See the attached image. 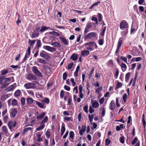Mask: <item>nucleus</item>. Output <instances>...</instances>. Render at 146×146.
Wrapping results in <instances>:
<instances>
[{
	"label": "nucleus",
	"mask_w": 146,
	"mask_h": 146,
	"mask_svg": "<svg viewBox=\"0 0 146 146\" xmlns=\"http://www.w3.org/2000/svg\"><path fill=\"white\" fill-rule=\"evenodd\" d=\"M92 27V24L91 23H88L86 25V27L90 29Z\"/></svg>",
	"instance_id": "0e129e2a"
},
{
	"label": "nucleus",
	"mask_w": 146,
	"mask_h": 146,
	"mask_svg": "<svg viewBox=\"0 0 146 146\" xmlns=\"http://www.w3.org/2000/svg\"><path fill=\"white\" fill-rule=\"evenodd\" d=\"M14 88V86L13 85H12L8 87L6 89V90L8 92L10 91L13 90Z\"/></svg>",
	"instance_id": "c756f323"
},
{
	"label": "nucleus",
	"mask_w": 146,
	"mask_h": 146,
	"mask_svg": "<svg viewBox=\"0 0 146 146\" xmlns=\"http://www.w3.org/2000/svg\"><path fill=\"white\" fill-rule=\"evenodd\" d=\"M98 17L99 21L100 22L102 21V15L100 13H98Z\"/></svg>",
	"instance_id": "09e8293b"
},
{
	"label": "nucleus",
	"mask_w": 146,
	"mask_h": 146,
	"mask_svg": "<svg viewBox=\"0 0 146 146\" xmlns=\"http://www.w3.org/2000/svg\"><path fill=\"white\" fill-rule=\"evenodd\" d=\"M32 128L31 127H27L24 129L23 132L24 133H25L28 131H31L32 130Z\"/></svg>",
	"instance_id": "8fccbe9b"
},
{
	"label": "nucleus",
	"mask_w": 146,
	"mask_h": 146,
	"mask_svg": "<svg viewBox=\"0 0 146 146\" xmlns=\"http://www.w3.org/2000/svg\"><path fill=\"white\" fill-rule=\"evenodd\" d=\"M40 55L41 57L44 58L46 60H49L50 58V56L48 55V54L43 50L40 52Z\"/></svg>",
	"instance_id": "39448f33"
},
{
	"label": "nucleus",
	"mask_w": 146,
	"mask_h": 146,
	"mask_svg": "<svg viewBox=\"0 0 146 146\" xmlns=\"http://www.w3.org/2000/svg\"><path fill=\"white\" fill-rule=\"evenodd\" d=\"M67 74L66 73V72H65L64 73H63V79L64 80H65L67 77Z\"/></svg>",
	"instance_id": "69168bd1"
},
{
	"label": "nucleus",
	"mask_w": 146,
	"mask_h": 146,
	"mask_svg": "<svg viewBox=\"0 0 146 146\" xmlns=\"http://www.w3.org/2000/svg\"><path fill=\"white\" fill-rule=\"evenodd\" d=\"M120 58L121 59L125 62L126 63H127V58L126 57L123 56H121V57Z\"/></svg>",
	"instance_id": "3c124183"
},
{
	"label": "nucleus",
	"mask_w": 146,
	"mask_h": 146,
	"mask_svg": "<svg viewBox=\"0 0 146 146\" xmlns=\"http://www.w3.org/2000/svg\"><path fill=\"white\" fill-rule=\"evenodd\" d=\"M7 124L9 129L11 130L13 127L16 126L17 123L15 121H10L8 122Z\"/></svg>",
	"instance_id": "6e6552de"
},
{
	"label": "nucleus",
	"mask_w": 146,
	"mask_h": 146,
	"mask_svg": "<svg viewBox=\"0 0 146 146\" xmlns=\"http://www.w3.org/2000/svg\"><path fill=\"white\" fill-rule=\"evenodd\" d=\"M77 55L75 54H73L70 57V59H72L74 61H75L77 59Z\"/></svg>",
	"instance_id": "b1692460"
},
{
	"label": "nucleus",
	"mask_w": 146,
	"mask_h": 146,
	"mask_svg": "<svg viewBox=\"0 0 146 146\" xmlns=\"http://www.w3.org/2000/svg\"><path fill=\"white\" fill-rule=\"evenodd\" d=\"M98 36L97 34L95 33L92 32L88 34L84 38L86 39H89L91 38H97Z\"/></svg>",
	"instance_id": "20e7f679"
},
{
	"label": "nucleus",
	"mask_w": 146,
	"mask_h": 146,
	"mask_svg": "<svg viewBox=\"0 0 146 146\" xmlns=\"http://www.w3.org/2000/svg\"><path fill=\"white\" fill-rule=\"evenodd\" d=\"M73 64H74V63L73 62H72V63H70V64H69L68 65V69H71L72 68Z\"/></svg>",
	"instance_id": "052dcab7"
},
{
	"label": "nucleus",
	"mask_w": 146,
	"mask_h": 146,
	"mask_svg": "<svg viewBox=\"0 0 146 146\" xmlns=\"http://www.w3.org/2000/svg\"><path fill=\"white\" fill-rule=\"evenodd\" d=\"M27 104L28 105H31L32 104L34 101L30 97H28L26 99Z\"/></svg>",
	"instance_id": "aec40b11"
},
{
	"label": "nucleus",
	"mask_w": 146,
	"mask_h": 146,
	"mask_svg": "<svg viewBox=\"0 0 146 146\" xmlns=\"http://www.w3.org/2000/svg\"><path fill=\"white\" fill-rule=\"evenodd\" d=\"M11 79L9 78H5L4 76L0 77V82L4 87L8 85L11 82Z\"/></svg>",
	"instance_id": "f257e3e1"
},
{
	"label": "nucleus",
	"mask_w": 146,
	"mask_h": 146,
	"mask_svg": "<svg viewBox=\"0 0 146 146\" xmlns=\"http://www.w3.org/2000/svg\"><path fill=\"white\" fill-rule=\"evenodd\" d=\"M48 120V117L47 116H46L45 117L44 119L42 120V122L40 124H42L43 123H45L47 122Z\"/></svg>",
	"instance_id": "4c0bfd02"
},
{
	"label": "nucleus",
	"mask_w": 146,
	"mask_h": 146,
	"mask_svg": "<svg viewBox=\"0 0 146 146\" xmlns=\"http://www.w3.org/2000/svg\"><path fill=\"white\" fill-rule=\"evenodd\" d=\"M91 20L95 22L96 24L98 25V20L97 19L96 17L93 16L92 17L91 19Z\"/></svg>",
	"instance_id": "c9c22d12"
},
{
	"label": "nucleus",
	"mask_w": 146,
	"mask_h": 146,
	"mask_svg": "<svg viewBox=\"0 0 146 146\" xmlns=\"http://www.w3.org/2000/svg\"><path fill=\"white\" fill-rule=\"evenodd\" d=\"M89 29L88 28L86 27L85 28L84 32V35H85L89 31Z\"/></svg>",
	"instance_id": "338daca9"
},
{
	"label": "nucleus",
	"mask_w": 146,
	"mask_h": 146,
	"mask_svg": "<svg viewBox=\"0 0 146 146\" xmlns=\"http://www.w3.org/2000/svg\"><path fill=\"white\" fill-rule=\"evenodd\" d=\"M39 35L38 32L34 30L33 33L32 34L31 37L32 38H35L38 36Z\"/></svg>",
	"instance_id": "6ab92c4d"
},
{
	"label": "nucleus",
	"mask_w": 146,
	"mask_h": 146,
	"mask_svg": "<svg viewBox=\"0 0 146 146\" xmlns=\"http://www.w3.org/2000/svg\"><path fill=\"white\" fill-rule=\"evenodd\" d=\"M8 72V71L7 70H3L1 71V73L2 75H4L7 74Z\"/></svg>",
	"instance_id": "37998d69"
},
{
	"label": "nucleus",
	"mask_w": 146,
	"mask_h": 146,
	"mask_svg": "<svg viewBox=\"0 0 146 146\" xmlns=\"http://www.w3.org/2000/svg\"><path fill=\"white\" fill-rule=\"evenodd\" d=\"M24 87L27 89L34 88L35 87V85L33 83H28L25 84Z\"/></svg>",
	"instance_id": "1a4fd4ad"
},
{
	"label": "nucleus",
	"mask_w": 146,
	"mask_h": 146,
	"mask_svg": "<svg viewBox=\"0 0 146 146\" xmlns=\"http://www.w3.org/2000/svg\"><path fill=\"white\" fill-rule=\"evenodd\" d=\"M86 49L92 51L93 50V42H91L85 44Z\"/></svg>",
	"instance_id": "0eeeda50"
},
{
	"label": "nucleus",
	"mask_w": 146,
	"mask_h": 146,
	"mask_svg": "<svg viewBox=\"0 0 146 146\" xmlns=\"http://www.w3.org/2000/svg\"><path fill=\"white\" fill-rule=\"evenodd\" d=\"M89 111L90 113H92L94 111V110L92 108V106H91L89 107Z\"/></svg>",
	"instance_id": "680f3d73"
},
{
	"label": "nucleus",
	"mask_w": 146,
	"mask_h": 146,
	"mask_svg": "<svg viewBox=\"0 0 146 146\" xmlns=\"http://www.w3.org/2000/svg\"><path fill=\"white\" fill-rule=\"evenodd\" d=\"M49 34H52L56 36H59L60 35L59 33L54 31H53L52 32H50L49 33Z\"/></svg>",
	"instance_id": "2f4dec72"
},
{
	"label": "nucleus",
	"mask_w": 146,
	"mask_h": 146,
	"mask_svg": "<svg viewBox=\"0 0 146 146\" xmlns=\"http://www.w3.org/2000/svg\"><path fill=\"white\" fill-rule=\"evenodd\" d=\"M115 106L114 101L113 100H112L110 104L109 108L110 109L113 110H114Z\"/></svg>",
	"instance_id": "dca6fc26"
},
{
	"label": "nucleus",
	"mask_w": 146,
	"mask_h": 146,
	"mask_svg": "<svg viewBox=\"0 0 146 146\" xmlns=\"http://www.w3.org/2000/svg\"><path fill=\"white\" fill-rule=\"evenodd\" d=\"M25 99L23 97H22L21 99V102L22 105L23 106H24L25 104Z\"/></svg>",
	"instance_id": "c03bdc74"
},
{
	"label": "nucleus",
	"mask_w": 146,
	"mask_h": 146,
	"mask_svg": "<svg viewBox=\"0 0 146 146\" xmlns=\"http://www.w3.org/2000/svg\"><path fill=\"white\" fill-rule=\"evenodd\" d=\"M64 88L65 90L68 91H69L70 90V87L67 85H65L64 86Z\"/></svg>",
	"instance_id": "774afa93"
},
{
	"label": "nucleus",
	"mask_w": 146,
	"mask_h": 146,
	"mask_svg": "<svg viewBox=\"0 0 146 146\" xmlns=\"http://www.w3.org/2000/svg\"><path fill=\"white\" fill-rule=\"evenodd\" d=\"M10 115L11 117H14L17 113V111L16 109H12L10 112Z\"/></svg>",
	"instance_id": "2eb2a0df"
},
{
	"label": "nucleus",
	"mask_w": 146,
	"mask_h": 146,
	"mask_svg": "<svg viewBox=\"0 0 146 146\" xmlns=\"http://www.w3.org/2000/svg\"><path fill=\"white\" fill-rule=\"evenodd\" d=\"M92 125H93V127H91V128L92 129H96L97 127V125L95 123H92Z\"/></svg>",
	"instance_id": "e2e57ef3"
},
{
	"label": "nucleus",
	"mask_w": 146,
	"mask_h": 146,
	"mask_svg": "<svg viewBox=\"0 0 146 146\" xmlns=\"http://www.w3.org/2000/svg\"><path fill=\"white\" fill-rule=\"evenodd\" d=\"M138 140L137 138L136 137H135L134 140L132 142V144L133 145H134L137 141Z\"/></svg>",
	"instance_id": "bf43d9fd"
},
{
	"label": "nucleus",
	"mask_w": 146,
	"mask_h": 146,
	"mask_svg": "<svg viewBox=\"0 0 146 146\" xmlns=\"http://www.w3.org/2000/svg\"><path fill=\"white\" fill-rule=\"evenodd\" d=\"M36 104L40 108L42 109H45L46 108V105L44 104L43 103L38 102L37 101H36Z\"/></svg>",
	"instance_id": "f8f14e48"
},
{
	"label": "nucleus",
	"mask_w": 146,
	"mask_h": 146,
	"mask_svg": "<svg viewBox=\"0 0 146 146\" xmlns=\"http://www.w3.org/2000/svg\"><path fill=\"white\" fill-rule=\"evenodd\" d=\"M65 131V125L64 123H62L61 126V132H64Z\"/></svg>",
	"instance_id": "a18cd8bd"
},
{
	"label": "nucleus",
	"mask_w": 146,
	"mask_h": 146,
	"mask_svg": "<svg viewBox=\"0 0 146 146\" xmlns=\"http://www.w3.org/2000/svg\"><path fill=\"white\" fill-rule=\"evenodd\" d=\"M127 98V95L126 93L124 94L122 96V98L124 102H126Z\"/></svg>",
	"instance_id": "e433bc0d"
},
{
	"label": "nucleus",
	"mask_w": 146,
	"mask_h": 146,
	"mask_svg": "<svg viewBox=\"0 0 146 146\" xmlns=\"http://www.w3.org/2000/svg\"><path fill=\"white\" fill-rule=\"evenodd\" d=\"M26 79L30 80H36L37 79V77L32 73H28Z\"/></svg>",
	"instance_id": "423d86ee"
},
{
	"label": "nucleus",
	"mask_w": 146,
	"mask_h": 146,
	"mask_svg": "<svg viewBox=\"0 0 146 146\" xmlns=\"http://www.w3.org/2000/svg\"><path fill=\"white\" fill-rule=\"evenodd\" d=\"M92 106L94 108H96L98 107L99 104L98 102L96 100H94L93 101H91Z\"/></svg>",
	"instance_id": "4468645a"
},
{
	"label": "nucleus",
	"mask_w": 146,
	"mask_h": 146,
	"mask_svg": "<svg viewBox=\"0 0 146 146\" xmlns=\"http://www.w3.org/2000/svg\"><path fill=\"white\" fill-rule=\"evenodd\" d=\"M12 105L13 106H16L17 105L18 102L16 99H14L13 100Z\"/></svg>",
	"instance_id": "58836bf2"
},
{
	"label": "nucleus",
	"mask_w": 146,
	"mask_h": 146,
	"mask_svg": "<svg viewBox=\"0 0 146 146\" xmlns=\"http://www.w3.org/2000/svg\"><path fill=\"white\" fill-rule=\"evenodd\" d=\"M21 91L19 90H16L14 93V95L16 97H18L21 94Z\"/></svg>",
	"instance_id": "cd10ccee"
},
{
	"label": "nucleus",
	"mask_w": 146,
	"mask_h": 146,
	"mask_svg": "<svg viewBox=\"0 0 146 146\" xmlns=\"http://www.w3.org/2000/svg\"><path fill=\"white\" fill-rule=\"evenodd\" d=\"M120 66L123 72H124L126 70L127 68V66L125 64L122 63L120 65Z\"/></svg>",
	"instance_id": "393cba45"
},
{
	"label": "nucleus",
	"mask_w": 146,
	"mask_h": 146,
	"mask_svg": "<svg viewBox=\"0 0 146 146\" xmlns=\"http://www.w3.org/2000/svg\"><path fill=\"white\" fill-rule=\"evenodd\" d=\"M122 86V84L120 82L117 83L116 87L115 88V90H116L117 89L121 87Z\"/></svg>",
	"instance_id": "473e14b6"
},
{
	"label": "nucleus",
	"mask_w": 146,
	"mask_h": 146,
	"mask_svg": "<svg viewBox=\"0 0 146 146\" xmlns=\"http://www.w3.org/2000/svg\"><path fill=\"white\" fill-rule=\"evenodd\" d=\"M41 125H40L38 127L36 128V130L37 131H40L42 129L44 128L45 127V125L43 124H42Z\"/></svg>",
	"instance_id": "7c9ffc66"
},
{
	"label": "nucleus",
	"mask_w": 146,
	"mask_h": 146,
	"mask_svg": "<svg viewBox=\"0 0 146 146\" xmlns=\"http://www.w3.org/2000/svg\"><path fill=\"white\" fill-rule=\"evenodd\" d=\"M32 70L33 73L38 77L42 78L43 76L42 74L38 69V68L36 66H33L32 67Z\"/></svg>",
	"instance_id": "f03ea898"
},
{
	"label": "nucleus",
	"mask_w": 146,
	"mask_h": 146,
	"mask_svg": "<svg viewBox=\"0 0 146 146\" xmlns=\"http://www.w3.org/2000/svg\"><path fill=\"white\" fill-rule=\"evenodd\" d=\"M122 39H121V38H120L119 40H118V44L117 45V47L120 48L121 46L122 43Z\"/></svg>",
	"instance_id": "ea45409f"
},
{
	"label": "nucleus",
	"mask_w": 146,
	"mask_h": 146,
	"mask_svg": "<svg viewBox=\"0 0 146 146\" xmlns=\"http://www.w3.org/2000/svg\"><path fill=\"white\" fill-rule=\"evenodd\" d=\"M128 33V30H126L125 31H122L121 33V34L123 36H125Z\"/></svg>",
	"instance_id": "f704fd0d"
},
{
	"label": "nucleus",
	"mask_w": 146,
	"mask_h": 146,
	"mask_svg": "<svg viewBox=\"0 0 146 146\" xmlns=\"http://www.w3.org/2000/svg\"><path fill=\"white\" fill-rule=\"evenodd\" d=\"M50 133L48 131H47L46 133V136L47 138H49L50 137Z\"/></svg>",
	"instance_id": "13d9d810"
},
{
	"label": "nucleus",
	"mask_w": 146,
	"mask_h": 146,
	"mask_svg": "<svg viewBox=\"0 0 146 146\" xmlns=\"http://www.w3.org/2000/svg\"><path fill=\"white\" fill-rule=\"evenodd\" d=\"M90 52L88 50H84L81 52V54L83 56H88L90 54Z\"/></svg>",
	"instance_id": "f3484780"
},
{
	"label": "nucleus",
	"mask_w": 146,
	"mask_h": 146,
	"mask_svg": "<svg viewBox=\"0 0 146 146\" xmlns=\"http://www.w3.org/2000/svg\"><path fill=\"white\" fill-rule=\"evenodd\" d=\"M35 42V40H31L30 39L29 40L28 43L30 45V47L32 46L33 44Z\"/></svg>",
	"instance_id": "72a5a7b5"
},
{
	"label": "nucleus",
	"mask_w": 146,
	"mask_h": 146,
	"mask_svg": "<svg viewBox=\"0 0 146 146\" xmlns=\"http://www.w3.org/2000/svg\"><path fill=\"white\" fill-rule=\"evenodd\" d=\"M41 46V41L40 40H38L36 44V47L38 49Z\"/></svg>",
	"instance_id": "a19ab883"
},
{
	"label": "nucleus",
	"mask_w": 146,
	"mask_h": 146,
	"mask_svg": "<svg viewBox=\"0 0 146 146\" xmlns=\"http://www.w3.org/2000/svg\"><path fill=\"white\" fill-rule=\"evenodd\" d=\"M41 102L44 104H48L50 102V100L48 98H45L43 99L42 100Z\"/></svg>",
	"instance_id": "a211bd4d"
},
{
	"label": "nucleus",
	"mask_w": 146,
	"mask_h": 146,
	"mask_svg": "<svg viewBox=\"0 0 146 146\" xmlns=\"http://www.w3.org/2000/svg\"><path fill=\"white\" fill-rule=\"evenodd\" d=\"M70 81L72 83V86H74L76 84V82L74 81V79L72 78H71L70 79Z\"/></svg>",
	"instance_id": "5fc2aeb1"
},
{
	"label": "nucleus",
	"mask_w": 146,
	"mask_h": 146,
	"mask_svg": "<svg viewBox=\"0 0 146 146\" xmlns=\"http://www.w3.org/2000/svg\"><path fill=\"white\" fill-rule=\"evenodd\" d=\"M119 71L118 69L116 68V72L115 73V78H117L118 76V74H119Z\"/></svg>",
	"instance_id": "4d7b16f0"
},
{
	"label": "nucleus",
	"mask_w": 146,
	"mask_h": 146,
	"mask_svg": "<svg viewBox=\"0 0 146 146\" xmlns=\"http://www.w3.org/2000/svg\"><path fill=\"white\" fill-rule=\"evenodd\" d=\"M10 96V94H4L2 96L1 98V101H4L7 98Z\"/></svg>",
	"instance_id": "412c9836"
},
{
	"label": "nucleus",
	"mask_w": 146,
	"mask_h": 146,
	"mask_svg": "<svg viewBox=\"0 0 146 146\" xmlns=\"http://www.w3.org/2000/svg\"><path fill=\"white\" fill-rule=\"evenodd\" d=\"M88 105L85 106L83 108L84 110L87 113L88 112Z\"/></svg>",
	"instance_id": "603ef678"
},
{
	"label": "nucleus",
	"mask_w": 146,
	"mask_h": 146,
	"mask_svg": "<svg viewBox=\"0 0 146 146\" xmlns=\"http://www.w3.org/2000/svg\"><path fill=\"white\" fill-rule=\"evenodd\" d=\"M73 92L74 93H75L76 94H77L78 93V91L77 86H76L74 88Z\"/></svg>",
	"instance_id": "6e6d98bb"
},
{
	"label": "nucleus",
	"mask_w": 146,
	"mask_h": 146,
	"mask_svg": "<svg viewBox=\"0 0 146 146\" xmlns=\"http://www.w3.org/2000/svg\"><path fill=\"white\" fill-rule=\"evenodd\" d=\"M106 27H104V28L102 30V32L100 34V35L103 37L104 36L105 33V31L106 30Z\"/></svg>",
	"instance_id": "49530a36"
},
{
	"label": "nucleus",
	"mask_w": 146,
	"mask_h": 146,
	"mask_svg": "<svg viewBox=\"0 0 146 146\" xmlns=\"http://www.w3.org/2000/svg\"><path fill=\"white\" fill-rule=\"evenodd\" d=\"M45 113L44 112L41 113V114H39L38 116L36 117V118L37 120H40L42 119L43 117L45 115Z\"/></svg>",
	"instance_id": "4be33fe9"
},
{
	"label": "nucleus",
	"mask_w": 146,
	"mask_h": 146,
	"mask_svg": "<svg viewBox=\"0 0 146 146\" xmlns=\"http://www.w3.org/2000/svg\"><path fill=\"white\" fill-rule=\"evenodd\" d=\"M120 28L121 30H128L129 28V25L127 22L123 20L121 22L120 24Z\"/></svg>",
	"instance_id": "7ed1b4c3"
},
{
	"label": "nucleus",
	"mask_w": 146,
	"mask_h": 146,
	"mask_svg": "<svg viewBox=\"0 0 146 146\" xmlns=\"http://www.w3.org/2000/svg\"><path fill=\"white\" fill-rule=\"evenodd\" d=\"M51 45L54 47H57L58 48H60L61 46V44L57 42H52L51 44Z\"/></svg>",
	"instance_id": "5701e85b"
},
{
	"label": "nucleus",
	"mask_w": 146,
	"mask_h": 146,
	"mask_svg": "<svg viewBox=\"0 0 146 146\" xmlns=\"http://www.w3.org/2000/svg\"><path fill=\"white\" fill-rule=\"evenodd\" d=\"M38 61L40 63L46 64V61L42 58H40L38 60Z\"/></svg>",
	"instance_id": "de8ad7c7"
},
{
	"label": "nucleus",
	"mask_w": 146,
	"mask_h": 146,
	"mask_svg": "<svg viewBox=\"0 0 146 146\" xmlns=\"http://www.w3.org/2000/svg\"><path fill=\"white\" fill-rule=\"evenodd\" d=\"M69 137L70 141L72 142L74 141V134L72 131H70L69 132Z\"/></svg>",
	"instance_id": "ddd939ff"
},
{
	"label": "nucleus",
	"mask_w": 146,
	"mask_h": 146,
	"mask_svg": "<svg viewBox=\"0 0 146 146\" xmlns=\"http://www.w3.org/2000/svg\"><path fill=\"white\" fill-rule=\"evenodd\" d=\"M130 75V72H128L125 75V80L126 82H128V80L129 78Z\"/></svg>",
	"instance_id": "c85d7f7f"
},
{
	"label": "nucleus",
	"mask_w": 146,
	"mask_h": 146,
	"mask_svg": "<svg viewBox=\"0 0 146 146\" xmlns=\"http://www.w3.org/2000/svg\"><path fill=\"white\" fill-rule=\"evenodd\" d=\"M104 39L103 37L101 38H100L98 40V43L100 45L102 46L104 44Z\"/></svg>",
	"instance_id": "bb28decb"
},
{
	"label": "nucleus",
	"mask_w": 146,
	"mask_h": 146,
	"mask_svg": "<svg viewBox=\"0 0 146 146\" xmlns=\"http://www.w3.org/2000/svg\"><path fill=\"white\" fill-rule=\"evenodd\" d=\"M85 127L84 128H83L82 129L80 130L79 131V133L80 135H83V133L85 131Z\"/></svg>",
	"instance_id": "864d4df0"
},
{
	"label": "nucleus",
	"mask_w": 146,
	"mask_h": 146,
	"mask_svg": "<svg viewBox=\"0 0 146 146\" xmlns=\"http://www.w3.org/2000/svg\"><path fill=\"white\" fill-rule=\"evenodd\" d=\"M3 131L4 133H6L7 132V127L5 126H3L2 127Z\"/></svg>",
	"instance_id": "79ce46f5"
},
{
	"label": "nucleus",
	"mask_w": 146,
	"mask_h": 146,
	"mask_svg": "<svg viewBox=\"0 0 146 146\" xmlns=\"http://www.w3.org/2000/svg\"><path fill=\"white\" fill-rule=\"evenodd\" d=\"M59 38L61 41L64 44L66 45H68V40H67L64 37H62L61 36H60Z\"/></svg>",
	"instance_id": "9b49d317"
},
{
	"label": "nucleus",
	"mask_w": 146,
	"mask_h": 146,
	"mask_svg": "<svg viewBox=\"0 0 146 146\" xmlns=\"http://www.w3.org/2000/svg\"><path fill=\"white\" fill-rule=\"evenodd\" d=\"M43 48L48 51L52 52L55 51L56 50V49L55 48L48 46H43Z\"/></svg>",
	"instance_id": "9d476101"
},
{
	"label": "nucleus",
	"mask_w": 146,
	"mask_h": 146,
	"mask_svg": "<svg viewBox=\"0 0 146 146\" xmlns=\"http://www.w3.org/2000/svg\"><path fill=\"white\" fill-rule=\"evenodd\" d=\"M50 28L49 27H47L44 26H42L41 29L40 30V31L41 32H42L46 30L47 29H48Z\"/></svg>",
	"instance_id": "a878e982"
}]
</instances>
